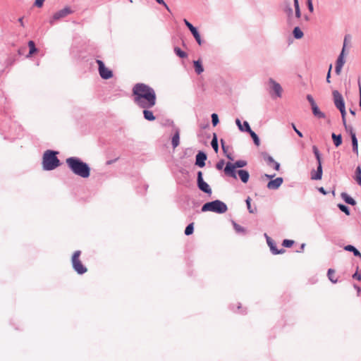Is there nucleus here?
<instances>
[{
  "label": "nucleus",
  "mask_w": 361,
  "mask_h": 361,
  "mask_svg": "<svg viewBox=\"0 0 361 361\" xmlns=\"http://www.w3.org/2000/svg\"><path fill=\"white\" fill-rule=\"evenodd\" d=\"M269 84L270 85V88L274 92L276 96L277 97H281L283 90L281 85L272 78H269Z\"/></svg>",
  "instance_id": "nucleus-14"
},
{
  "label": "nucleus",
  "mask_w": 361,
  "mask_h": 361,
  "mask_svg": "<svg viewBox=\"0 0 361 361\" xmlns=\"http://www.w3.org/2000/svg\"><path fill=\"white\" fill-rule=\"evenodd\" d=\"M331 137L334 142V144L336 147H338L342 144V136L341 134L336 135L334 133L331 134Z\"/></svg>",
  "instance_id": "nucleus-27"
},
{
  "label": "nucleus",
  "mask_w": 361,
  "mask_h": 361,
  "mask_svg": "<svg viewBox=\"0 0 361 361\" xmlns=\"http://www.w3.org/2000/svg\"><path fill=\"white\" fill-rule=\"evenodd\" d=\"M143 116L145 120L149 121H153L155 120V116L153 114V112L149 110V109H143Z\"/></svg>",
  "instance_id": "nucleus-23"
},
{
  "label": "nucleus",
  "mask_w": 361,
  "mask_h": 361,
  "mask_svg": "<svg viewBox=\"0 0 361 361\" xmlns=\"http://www.w3.org/2000/svg\"><path fill=\"white\" fill-rule=\"evenodd\" d=\"M180 143V132L179 130L177 128L176 129V132L172 137L171 140V145L173 148L177 147L179 145Z\"/></svg>",
  "instance_id": "nucleus-22"
},
{
  "label": "nucleus",
  "mask_w": 361,
  "mask_h": 361,
  "mask_svg": "<svg viewBox=\"0 0 361 361\" xmlns=\"http://www.w3.org/2000/svg\"><path fill=\"white\" fill-rule=\"evenodd\" d=\"M174 52L181 59H185L188 56V54L184 51L181 50L179 47H174Z\"/></svg>",
  "instance_id": "nucleus-33"
},
{
  "label": "nucleus",
  "mask_w": 361,
  "mask_h": 361,
  "mask_svg": "<svg viewBox=\"0 0 361 361\" xmlns=\"http://www.w3.org/2000/svg\"><path fill=\"white\" fill-rule=\"evenodd\" d=\"M358 87H359V92H360V106H361V84L360 80H358Z\"/></svg>",
  "instance_id": "nucleus-55"
},
{
  "label": "nucleus",
  "mask_w": 361,
  "mask_h": 361,
  "mask_svg": "<svg viewBox=\"0 0 361 361\" xmlns=\"http://www.w3.org/2000/svg\"><path fill=\"white\" fill-rule=\"evenodd\" d=\"M58 152L48 149L42 157V168L44 171H52L60 166V160L57 157Z\"/></svg>",
  "instance_id": "nucleus-3"
},
{
  "label": "nucleus",
  "mask_w": 361,
  "mask_h": 361,
  "mask_svg": "<svg viewBox=\"0 0 361 361\" xmlns=\"http://www.w3.org/2000/svg\"><path fill=\"white\" fill-rule=\"evenodd\" d=\"M221 147H222V149H223L224 152L225 154H226L227 153V150H228V147L225 145V143H224L223 140H221Z\"/></svg>",
  "instance_id": "nucleus-50"
},
{
  "label": "nucleus",
  "mask_w": 361,
  "mask_h": 361,
  "mask_svg": "<svg viewBox=\"0 0 361 361\" xmlns=\"http://www.w3.org/2000/svg\"><path fill=\"white\" fill-rule=\"evenodd\" d=\"M355 180L359 185H361V168L357 166L355 169Z\"/></svg>",
  "instance_id": "nucleus-36"
},
{
  "label": "nucleus",
  "mask_w": 361,
  "mask_h": 361,
  "mask_svg": "<svg viewBox=\"0 0 361 361\" xmlns=\"http://www.w3.org/2000/svg\"><path fill=\"white\" fill-rule=\"evenodd\" d=\"M183 22L185 23V25L187 26V27L190 30V31L191 32V33L192 34L193 37H195L196 42L198 43V44L201 45L202 44V39H201V37H200V35L198 32V30H197V28L195 27H194L188 20H187L186 19H184L183 20Z\"/></svg>",
  "instance_id": "nucleus-13"
},
{
  "label": "nucleus",
  "mask_w": 361,
  "mask_h": 361,
  "mask_svg": "<svg viewBox=\"0 0 361 361\" xmlns=\"http://www.w3.org/2000/svg\"><path fill=\"white\" fill-rule=\"evenodd\" d=\"M283 179L281 177H278L274 180H271L267 183V188L269 190H276L278 189L281 184L283 183Z\"/></svg>",
  "instance_id": "nucleus-17"
},
{
  "label": "nucleus",
  "mask_w": 361,
  "mask_h": 361,
  "mask_svg": "<svg viewBox=\"0 0 361 361\" xmlns=\"http://www.w3.org/2000/svg\"><path fill=\"white\" fill-rule=\"evenodd\" d=\"M202 212H213L217 214H224L228 210L227 205L222 201L216 200L205 203L201 209Z\"/></svg>",
  "instance_id": "nucleus-4"
},
{
  "label": "nucleus",
  "mask_w": 361,
  "mask_h": 361,
  "mask_svg": "<svg viewBox=\"0 0 361 361\" xmlns=\"http://www.w3.org/2000/svg\"><path fill=\"white\" fill-rule=\"evenodd\" d=\"M264 236L266 237L267 243L268 245L269 246L272 254L278 255V254L283 253L285 252V250L283 249L278 250L276 248V244L274 242V240L270 237H269L267 235V234L265 233Z\"/></svg>",
  "instance_id": "nucleus-16"
},
{
  "label": "nucleus",
  "mask_w": 361,
  "mask_h": 361,
  "mask_svg": "<svg viewBox=\"0 0 361 361\" xmlns=\"http://www.w3.org/2000/svg\"><path fill=\"white\" fill-rule=\"evenodd\" d=\"M265 176H266V177H267V178H270V179H271V178H274V177L275 176V175H274H274H268V174H266Z\"/></svg>",
  "instance_id": "nucleus-59"
},
{
  "label": "nucleus",
  "mask_w": 361,
  "mask_h": 361,
  "mask_svg": "<svg viewBox=\"0 0 361 361\" xmlns=\"http://www.w3.org/2000/svg\"><path fill=\"white\" fill-rule=\"evenodd\" d=\"M232 223L236 233L242 234H244L245 233V229L243 227H242L241 226H240L233 221H232Z\"/></svg>",
  "instance_id": "nucleus-34"
},
{
  "label": "nucleus",
  "mask_w": 361,
  "mask_h": 361,
  "mask_svg": "<svg viewBox=\"0 0 361 361\" xmlns=\"http://www.w3.org/2000/svg\"><path fill=\"white\" fill-rule=\"evenodd\" d=\"M73 13V11L68 6H66L61 10L54 13L51 18L49 20L50 25H53L55 23L62 18H66L67 16Z\"/></svg>",
  "instance_id": "nucleus-9"
},
{
  "label": "nucleus",
  "mask_w": 361,
  "mask_h": 361,
  "mask_svg": "<svg viewBox=\"0 0 361 361\" xmlns=\"http://www.w3.org/2000/svg\"><path fill=\"white\" fill-rule=\"evenodd\" d=\"M80 250L75 251L72 256L71 262L73 269L81 275L87 272V269L80 260Z\"/></svg>",
  "instance_id": "nucleus-7"
},
{
  "label": "nucleus",
  "mask_w": 361,
  "mask_h": 361,
  "mask_svg": "<svg viewBox=\"0 0 361 361\" xmlns=\"http://www.w3.org/2000/svg\"><path fill=\"white\" fill-rule=\"evenodd\" d=\"M18 22L20 23V25H21L22 27H24L23 18H20L18 19Z\"/></svg>",
  "instance_id": "nucleus-57"
},
{
  "label": "nucleus",
  "mask_w": 361,
  "mask_h": 361,
  "mask_svg": "<svg viewBox=\"0 0 361 361\" xmlns=\"http://www.w3.org/2000/svg\"><path fill=\"white\" fill-rule=\"evenodd\" d=\"M194 231V226L193 223H191L187 226V227L185 229V234L186 235H191Z\"/></svg>",
  "instance_id": "nucleus-38"
},
{
  "label": "nucleus",
  "mask_w": 361,
  "mask_h": 361,
  "mask_svg": "<svg viewBox=\"0 0 361 361\" xmlns=\"http://www.w3.org/2000/svg\"><path fill=\"white\" fill-rule=\"evenodd\" d=\"M236 175L239 176L240 179L243 183H247L249 180L250 174L247 171L243 169H239L236 171Z\"/></svg>",
  "instance_id": "nucleus-20"
},
{
  "label": "nucleus",
  "mask_w": 361,
  "mask_h": 361,
  "mask_svg": "<svg viewBox=\"0 0 361 361\" xmlns=\"http://www.w3.org/2000/svg\"><path fill=\"white\" fill-rule=\"evenodd\" d=\"M219 122V116L216 114H212V123L214 126H216Z\"/></svg>",
  "instance_id": "nucleus-41"
},
{
  "label": "nucleus",
  "mask_w": 361,
  "mask_h": 361,
  "mask_svg": "<svg viewBox=\"0 0 361 361\" xmlns=\"http://www.w3.org/2000/svg\"><path fill=\"white\" fill-rule=\"evenodd\" d=\"M226 156L228 159H229L230 160H233V157L231 156V154H226Z\"/></svg>",
  "instance_id": "nucleus-58"
},
{
  "label": "nucleus",
  "mask_w": 361,
  "mask_h": 361,
  "mask_svg": "<svg viewBox=\"0 0 361 361\" xmlns=\"http://www.w3.org/2000/svg\"><path fill=\"white\" fill-rule=\"evenodd\" d=\"M344 250L346 251L352 252H353V255L355 257H358L361 258V253L355 246L351 245H348L344 247Z\"/></svg>",
  "instance_id": "nucleus-25"
},
{
  "label": "nucleus",
  "mask_w": 361,
  "mask_h": 361,
  "mask_svg": "<svg viewBox=\"0 0 361 361\" xmlns=\"http://www.w3.org/2000/svg\"><path fill=\"white\" fill-rule=\"evenodd\" d=\"M294 243V241L292 240H288V239H286L283 241V246L286 247H290Z\"/></svg>",
  "instance_id": "nucleus-42"
},
{
  "label": "nucleus",
  "mask_w": 361,
  "mask_h": 361,
  "mask_svg": "<svg viewBox=\"0 0 361 361\" xmlns=\"http://www.w3.org/2000/svg\"><path fill=\"white\" fill-rule=\"evenodd\" d=\"M342 66H337L336 65V67H335V72L337 75H340L341 72V69H342Z\"/></svg>",
  "instance_id": "nucleus-53"
},
{
  "label": "nucleus",
  "mask_w": 361,
  "mask_h": 361,
  "mask_svg": "<svg viewBox=\"0 0 361 361\" xmlns=\"http://www.w3.org/2000/svg\"><path fill=\"white\" fill-rule=\"evenodd\" d=\"M235 123L240 131L247 132L250 135L255 145H256L257 146H259L260 145V140L258 135L253 130H252L247 121H244L245 128L241 127V121L239 118L235 119Z\"/></svg>",
  "instance_id": "nucleus-8"
},
{
  "label": "nucleus",
  "mask_w": 361,
  "mask_h": 361,
  "mask_svg": "<svg viewBox=\"0 0 361 361\" xmlns=\"http://www.w3.org/2000/svg\"><path fill=\"white\" fill-rule=\"evenodd\" d=\"M293 35L294 37L297 39H301L304 35L303 32L300 30V28L298 26L294 27Z\"/></svg>",
  "instance_id": "nucleus-30"
},
{
  "label": "nucleus",
  "mask_w": 361,
  "mask_h": 361,
  "mask_svg": "<svg viewBox=\"0 0 361 361\" xmlns=\"http://www.w3.org/2000/svg\"><path fill=\"white\" fill-rule=\"evenodd\" d=\"M240 305L239 304L238 306V309L240 310Z\"/></svg>",
  "instance_id": "nucleus-64"
},
{
  "label": "nucleus",
  "mask_w": 361,
  "mask_h": 361,
  "mask_svg": "<svg viewBox=\"0 0 361 361\" xmlns=\"http://www.w3.org/2000/svg\"><path fill=\"white\" fill-rule=\"evenodd\" d=\"M348 129L345 128V130L349 133V134L350 135V128H353L352 126H348Z\"/></svg>",
  "instance_id": "nucleus-60"
},
{
  "label": "nucleus",
  "mask_w": 361,
  "mask_h": 361,
  "mask_svg": "<svg viewBox=\"0 0 361 361\" xmlns=\"http://www.w3.org/2000/svg\"><path fill=\"white\" fill-rule=\"evenodd\" d=\"M341 197L348 204H350L352 206L356 204L355 200L353 197L349 196L346 192H342Z\"/></svg>",
  "instance_id": "nucleus-26"
},
{
  "label": "nucleus",
  "mask_w": 361,
  "mask_h": 361,
  "mask_svg": "<svg viewBox=\"0 0 361 361\" xmlns=\"http://www.w3.org/2000/svg\"><path fill=\"white\" fill-rule=\"evenodd\" d=\"M283 11L286 16L287 23L289 25H294L297 23L296 21H295L293 10L289 1H284L283 5Z\"/></svg>",
  "instance_id": "nucleus-10"
},
{
  "label": "nucleus",
  "mask_w": 361,
  "mask_h": 361,
  "mask_svg": "<svg viewBox=\"0 0 361 361\" xmlns=\"http://www.w3.org/2000/svg\"><path fill=\"white\" fill-rule=\"evenodd\" d=\"M353 147V151L354 153H355L357 155L358 154V143H356L355 145H352Z\"/></svg>",
  "instance_id": "nucleus-52"
},
{
  "label": "nucleus",
  "mask_w": 361,
  "mask_h": 361,
  "mask_svg": "<svg viewBox=\"0 0 361 361\" xmlns=\"http://www.w3.org/2000/svg\"><path fill=\"white\" fill-rule=\"evenodd\" d=\"M319 191L324 195L326 194V192L323 187L319 188Z\"/></svg>",
  "instance_id": "nucleus-56"
},
{
  "label": "nucleus",
  "mask_w": 361,
  "mask_h": 361,
  "mask_svg": "<svg viewBox=\"0 0 361 361\" xmlns=\"http://www.w3.org/2000/svg\"><path fill=\"white\" fill-rule=\"evenodd\" d=\"M353 279H355L357 280H359L360 281L361 280V275L360 274H358L357 272H355L353 275Z\"/></svg>",
  "instance_id": "nucleus-54"
},
{
  "label": "nucleus",
  "mask_w": 361,
  "mask_h": 361,
  "mask_svg": "<svg viewBox=\"0 0 361 361\" xmlns=\"http://www.w3.org/2000/svg\"><path fill=\"white\" fill-rule=\"evenodd\" d=\"M350 137H351L352 145H354V144L355 145L356 143H358L357 139L356 137V134L353 128H350Z\"/></svg>",
  "instance_id": "nucleus-40"
},
{
  "label": "nucleus",
  "mask_w": 361,
  "mask_h": 361,
  "mask_svg": "<svg viewBox=\"0 0 361 361\" xmlns=\"http://www.w3.org/2000/svg\"><path fill=\"white\" fill-rule=\"evenodd\" d=\"M247 165V161L245 160H238L234 164L228 162L224 168V173L235 179L237 178L236 170L237 168H243Z\"/></svg>",
  "instance_id": "nucleus-6"
},
{
  "label": "nucleus",
  "mask_w": 361,
  "mask_h": 361,
  "mask_svg": "<svg viewBox=\"0 0 361 361\" xmlns=\"http://www.w3.org/2000/svg\"><path fill=\"white\" fill-rule=\"evenodd\" d=\"M97 63L99 66V73L102 78L108 80L113 76L112 71L105 67L102 61L97 60Z\"/></svg>",
  "instance_id": "nucleus-12"
},
{
  "label": "nucleus",
  "mask_w": 361,
  "mask_h": 361,
  "mask_svg": "<svg viewBox=\"0 0 361 361\" xmlns=\"http://www.w3.org/2000/svg\"><path fill=\"white\" fill-rule=\"evenodd\" d=\"M211 145L214 150L217 152L219 150L218 139L216 133L213 134V137L211 142Z\"/></svg>",
  "instance_id": "nucleus-31"
},
{
  "label": "nucleus",
  "mask_w": 361,
  "mask_h": 361,
  "mask_svg": "<svg viewBox=\"0 0 361 361\" xmlns=\"http://www.w3.org/2000/svg\"><path fill=\"white\" fill-rule=\"evenodd\" d=\"M45 0H35V6L41 8L43 6L44 1Z\"/></svg>",
  "instance_id": "nucleus-47"
},
{
  "label": "nucleus",
  "mask_w": 361,
  "mask_h": 361,
  "mask_svg": "<svg viewBox=\"0 0 361 361\" xmlns=\"http://www.w3.org/2000/svg\"><path fill=\"white\" fill-rule=\"evenodd\" d=\"M338 207L339 208V209L341 211L344 212L346 215H350V209L346 205L343 204H338Z\"/></svg>",
  "instance_id": "nucleus-39"
},
{
  "label": "nucleus",
  "mask_w": 361,
  "mask_h": 361,
  "mask_svg": "<svg viewBox=\"0 0 361 361\" xmlns=\"http://www.w3.org/2000/svg\"><path fill=\"white\" fill-rule=\"evenodd\" d=\"M262 157L268 166H272L276 171L279 170L280 164L276 161L267 152H264L262 153Z\"/></svg>",
  "instance_id": "nucleus-15"
},
{
  "label": "nucleus",
  "mask_w": 361,
  "mask_h": 361,
  "mask_svg": "<svg viewBox=\"0 0 361 361\" xmlns=\"http://www.w3.org/2000/svg\"><path fill=\"white\" fill-rule=\"evenodd\" d=\"M331 68H332V65L331 64L329 66V71H328V73H327V75H326V82H330V78H331Z\"/></svg>",
  "instance_id": "nucleus-51"
},
{
  "label": "nucleus",
  "mask_w": 361,
  "mask_h": 361,
  "mask_svg": "<svg viewBox=\"0 0 361 361\" xmlns=\"http://www.w3.org/2000/svg\"><path fill=\"white\" fill-rule=\"evenodd\" d=\"M133 102L141 109H151L157 102L154 90L144 83H137L133 87Z\"/></svg>",
  "instance_id": "nucleus-1"
},
{
  "label": "nucleus",
  "mask_w": 361,
  "mask_h": 361,
  "mask_svg": "<svg viewBox=\"0 0 361 361\" xmlns=\"http://www.w3.org/2000/svg\"><path fill=\"white\" fill-rule=\"evenodd\" d=\"M66 163L71 171L75 175L87 178L90 175V168L89 165L82 161L80 158L71 157L66 159Z\"/></svg>",
  "instance_id": "nucleus-2"
},
{
  "label": "nucleus",
  "mask_w": 361,
  "mask_h": 361,
  "mask_svg": "<svg viewBox=\"0 0 361 361\" xmlns=\"http://www.w3.org/2000/svg\"><path fill=\"white\" fill-rule=\"evenodd\" d=\"M322 178V166L318 164L317 171H312L311 172V178L312 180H321Z\"/></svg>",
  "instance_id": "nucleus-21"
},
{
  "label": "nucleus",
  "mask_w": 361,
  "mask_h": 361,
  "mask_svg": "<svg viewBox=\"0 0 361 361\" xmlns=\"http://www.w3.org/2000/svg\"><path fill=\"white\" fill-rule=\"evenodd\" d=\"M197 185L201 191L208 194L209 195L212 194V189L208 183L203 180L202 172L200 171L197 172Z\"/></svg>",
  "instance_id": "nucleus-11"
},
{
  "label": "nucleus",
  "mask_w": 361,
  "mask_h": 361,
  "mask_svg": "<svg viewBox=\"0 0 361 361\" xmlns=\"http://www.w3.org/2000/svg\"><path fill=\"white\" fill-rule=\"evenodd\" d=\"M294 8H295V20L299 19L301 17V11L299 6L298 0H293Z\"/></svg>",
  "instance_id": "nucleus-29"
},
{
  "label": "nucleus",
  "mask_w": 361,
  "mask_h": 361,
  "mask_svg": "<svg viewBox=\"0 0 361 361\" xmlns=\"http://www.w3.org/2000/svg\"><path fill=\"white\" fill-rule=\"evenodd\" d=\"M335 271L334 269H329L328 270V273H327V275H328V277H329V279L334 283H336L337 282V279L334 278V274Z\"/></svg>",
  "instance_id": "nucleus-37"
},
{
  "label": "nucleus",
  "mask_w": 361,
  "mask_h": 361,
  "mask_svg": "<svg viewBox=\"0 0 361 361\" xmlns=\"http://www.w3.org/2000/svg\"><path fill=\"white\" fill-rule=\"evenodd\" d=\"M292 126H293V130H295V132L297 133V135H298L299 137H302V136H303L302 133L299 130H298V129L296 128L295 126L293 123L292 124Z\"/></svg>",
  "instance_id": "nucleus-49"
},
{
  "label": "nucleus",
  "mask_w": 361,
  "mask_h": 361,
  "mask_svg": "<svg viewBox=\"0 0 361 361\" xmlns=\"http://www.w3.org/2000/svg\"><path fill=\"white\" fill-rule=\"evenodd\" d=\"M312 151L317 161L318 164H322L321 154L318 148L315 145L312 147Z\"/></svg>",
  "instance_id": "nucleus-32"
},
{
  "label": "nucleus",
  "mask_w": 361,
  "mask_h": 361,
  "mask_svg": "<svg viewBox=\"0 0 361 361\" xmlns=\"http://www.w3.org/2000/svg\"><path fill=\"white\" fill-rule=\"evenodd\" d=\"M207 159V154L203 152H199L196 155L195 164L199 167H204L205 166V161Z\"/></svg>",
  "instance_id": "nucleus-18"
},
{
  "label": "nucleus",
  "mask_w": 361,
  "mask_h": 361,
  "mask_svg": "<svg viewBox=\"0 0 361 361\" xmlns=\"http://www.w3.org/2000/svg\"><path fill=\"white\" fill-rule=\"evenodd\" d=\"M350 113L352 114V115H355V111L353 109H350Z\"/></svg>",
  "instance_id": "nucleus-61"
},
{
  "label": "nucleus",
  "mask_w": 361,
  "mask_h": 361,
  "mask_svg": "<svg viewBox=\"0 0 361 361\" xmlns=\"http://www.w3.org/2000/svg\"><path fill=\"white\" fill-rule=\"evenodd\" d=\"M307 99L310 102L311 107L317 105V104L315 103V102L314 100V98L312 97V96L311 94L307 95Z\"/></svg>",
  "instance_id": "nucleus-43"
},
{
  "label": "nucleus",
  "mask_w": 361,
  "mask_h": 361,
  "mask_svg": "<svg viewBox=\"0 0 361 361\" xmlns=\"http://www.w3.org/2000/svg\"><path fill=\"white\" fill-rule=\"evenodd\" d=\"M224 161L221 160L219 162H217L216 167L218 170H221L224 167Z\"/></svg>",
  "instance_id": "nucleus-46"
},
{
  "label": "nucleus",
  "mask_w": 361,
  "mask_h": 361,
  "mask_svg": "<svg viewBox=\"0 0 361 361\" xmlns=\"http://www.w3.org/2000/svg\"><path fill=\"white\" fill-rule=\"evenodd\" d=\"M332 94L334 97V104L341 112L343 126H345V128L348 129L345 119L346 111L345 108V102L343 97L338 90H334Z\"/></svg>",
  "instance_id": "nucleus-5"
},
{
  "label": "nucleus",
  "mask_w": 361,
  "mask_h": 361,
  "mask_svg": "<svg viewBox=\"0 0 361 361\" xmlns=\"http://www.w3.org/2000/svg\"><path fill=\"white\" fill-rule=\"evenodd\" d=\"M28 47L30 48V51L27 55V56H30V55L33 54L37 51V49L35 47V42L32 40L28 42Z\"/></svg>",
  "instance_id": "nucleus-35"
},
{
  "label": "nucleus",
  "mask_w": 361,
  "mask_h": 361,
  "mask_svg": "<svg viewBox=\"0 0 361 361\" xmlns=\"http://www.w3.org/2000/svg\"><path fill=\"white\" fill-rule=\"evenodd\" d=\"M307 4L308 10L310 11V12L312 13L314 11L312 0H307Z\"/></svg>",
  "instance_id": "nucleus-44"
},
{
  "label": "nucleus",
  "mask_w": 361,
  "mask_h": 361,
  "mask_svg": "<svg viewBox=\"0 0 361 361\" xmlns=\"http://www.w3.org/2000/svg\"><path fill=\"white\" fill-rule=\"evenodd\" d=\"M195 71L197 74L200 75L204 71V68L202 65V63L200 60L193 61Z\"/></svg>",
  "instance_id": "nucleus-28"
},
{
  "label": "nucleus",
  "mask_w": 361,
  "mask_h": 361,
  "mask_svg": "<svg viewBox=\"0 0 361 361\" xmlns=\"http://www.w3.org/2000/svg\"><path fill=\"white\" fill-rule=\"evenodd\" d=\"M347 38H348V36H345V38H344V43H343V47L341 53L338 56V59L336 60V65L341 66L342 67L343 66V65L345 63L344 51H345V43H346V41H347Z\"/></svg>",
  "instance_id": "nucleus-19"
},
{
  "label": "nucleus",
  "mask_w": 361,
  "mask_h": 361,
  "mask_svg": "<svg viewBox=\"0 0 361 361\" xmlns=\"http://www.w3.org/2000/svg\"><path fill=\"white\" fill-rule=\"evenodd\" d=\"M156 1L159 4L163 5L167 11H170L169 6H167V4L165 3V1L164 0H156Z\"/></svg>",
  "instance_id": "nucleus-48"
},
{
  "label": "nucleus",
  "mask_w": 361,
  "mask_h": 361,
  "mask_svg": "<svg viewBox=\"0 0 361 361\" xmlns=\"http://www.w3.org/2000/svg\"><path fill=\"white\" fill-rule=\"evenodd\" d=\"M305 243L302 244V245H301V249H302V250H303V249H304V247H305Z\"/></svg>",
  "instance_id": "nucleus-63"
},
{
  "label": "nucleus",
  "mask_w": 361,
  "mask_h": 361,
  "mask_svg": "<svg viewBox=\"0 0 361 361\" xmlns=\"http://www.w3.org/2000/svg\"><path fill=\"white\" fill-rule=\"evenodd\" d=\"M312 114L315 117H317L318 118H324L326 117L325 114L319 110L317 105L312 106Z\"/></svg>",
  "instance_id": "nucleus-24"
},
{
  "label": "nucleus",
  "mask_w": 361,
  "mask_h": 361,
  "mask_svg": "<svg viewBox=\"0 0 361 361\" xmlns=\"http://www.w3.org/2000/svg\"><path fill=\"white\" fill-rule=\"evenodd\" d=\"M355 288H356V290H357L358 292L360 291V288L359 286H355Z\"/></svg>",
  "instance_id": "nucleus-62"
},
{
  "label": "nucleus",
  "mask_w": 361,
  "mask_h": 361,
  "mask_svg": "<svg viewBox=\"0 0 361 361\" xmlns=\"http://www.w3.org/2000/svg\"><path fill=\"white\" fill-rule=\"evenodd\" d=\"M250 201H251V199L249 197L245 200L246 204L247 207V209L249 210L250 213H254V211L252 210V209H251Z\"/></svg>",
  "instance_id": "nucleus-45"
}]
</instances>
